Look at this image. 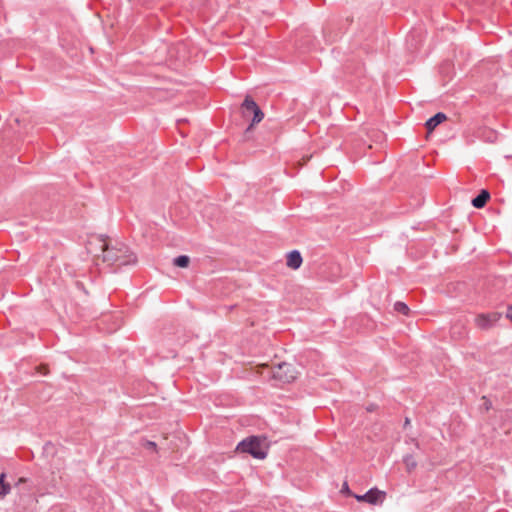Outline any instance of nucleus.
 Instances as JSON below:
<instances>
[{"instance_id":"3","label":"nucleus","mask_w":512,"mask_h":512,"mask_svg":"<svg viewBox=\"0 0 512 512\" xmlns=\"http://www.w3.org/2000/svg\"><path fill=\"white\" fill-rule=\"evenodd\" d=\"M237 450L254 458L264 459L267 456L268 445L265 437L250 436L237 445Z\"/></svg>"},{"instance_id":"14","label":"nucleus","mask_w":512,"mask_h":512,"mask_svg":"<svg viewBox=\"0 0 512 512\" xmlns=\"http://www.w3.org/2000/svg\"><path fill=\"white\" fill-rule=\"evenodd\" d=\"M394 310L403 315H408L410 311L409 307L404 302L400 301L394 304Z\"/></svg>"},{"instance_id":"13","label":"nucleus","mask_w":512,"mask_h":512,"mask_svg":"<svg viewBox=\"0 0 512 512\" xmlns=\"http://www.w3.org/2000/svg\"><path fill=\"white\" fill-rule=\"evenodd\" d=\"M404 463H405L406 469L409 472L414 470L417 466V462L412 455H406L404 457Z\"/></svg>"},{"instance_id":"8","label":"nucleus","mask_w":512,"mask_h":512,"mask_svg":"<svg viewBox=\"0 0 512 512\" xmlns=\"http://www.w3.org/2000/svg\"><path fill=\"white\" fill-rule=\"evenodd\" d=\"M302 261V256L297 250H293L287 255V266L291 269H298Z\"/></svg>"},{"instance_id":"9","label":"nucleus","mask_w":512,"mask_h":512,"mask_svg":"<svg viewBox=\"0 0 512 512\" xmlns=\"http://www.w3.org/2000/svg\"><path fill=\"white\" fill-rule=\"evenodd\" d=\"M490 194L487 190H482L478 196H476L472 200V205L475 208H482L485 206L486 202L489 200Z\"/></svg>"},{"instance_id":"6","label":"nucleus","mask_w":512,"mask_h":512,"mask_svg":"<svg viewBox=\"0 0 512 512\" xmlns=\"http://www.w3.org/2000/svg\"><path fill=\"white\" fill-rule=\"evenodd\" d=\"M359 502H366L372 505L381 504L385 499V492L377 488H372L363 495H353Z\"/></svg>"},{"instance_id":"2","label":"nucleus","mask_w":512,"mask_h":512,"mask_svg":"<svg viewBox=\"0 0 512 512\" xmlns=\"http://www.w3.org/2000/svg\"><path fill=\"white\" fill-rule=\"evenodd\" d=\"M259 373L262 375L267 372L268 378H273L282 383H290L294 381L297 377V371L292 364L283 362L278 364L275 368H269L266 364H263L258 367Z\"/></svg>"},{"instance_id":"10","label":"nucleus","mask_w":512,"mask_h":512,"mask_svg":"<svg viewBox=\"0 0 512 512\" xmlns=\"http://www.w3.org/2000/svg\"><path fill=\"white\" fill-rule=\"evenodd\" d=\"M258 105L256 102L249 96H246L244 102L242 103L243 115L246 116L247 113H252L258 109Z\"/></svg>"},{"instance_id":"5","label":"nucleus","mask_w":512,"mask_h":512,"mask_svg":"<svg viewBox=\"0 0 512 512\" xmlns=\"http://www.w3.org/2000/svg\"><path fill=\"white\" fill-rule=\"evenodd\" d=\"M501 316L502 314L499 312L479 314L475 318V324L481 330H488L500 320Z\"/></svg>"},{"instance_id":"7","label":"nucleus","mask_w":512,"mask_h":512,"mask_svg":"<svg viewBox=\"0 0 512 512\" xmlns=\"http://www.w3.org/2000/svg\"><path fill=\"white\" fill-rule=\"evenodd\" d=\"M446 119L447 116L442 112H438L433 117L429 118L425 123L428 132H432L439 124L444 122Z\"/></svg>"},{"instance_id":"17","label":"nucleus","mask_w":512,"mask_h":512,"mask_svg":"<svg viewBox=\"0 0 512 512\" xmlns=\"http://www.w3.org/2000/svg\"><path fill=\"white\" fill-rule=\"evenodd\" d=\"M5 477H6V474H5V473H1V474H0V485H9L8 483H5V482H4Z\"/></svg>"},{"instance_id":"19","label":"nucleus","mask_w":512,"mask_h":512,"mask_svg":"<svg viewBox=\"0 0 512 512\" xmlns=\"http://www.w3.org/2000/svg\"><path fill=\"white\" fill-rule=\"evenodd\" d=\"M342 492H347L348 494H350V490H349V487H348L347 483H345L343 485Z\"/></svg>"},{"instance_id":"16","label":"nucleus","mask_w":512,"mask_h":512,"mask_svg":"<svg viewBox=\"0 0 512 512\" xmlns=\"http://www.w3.org/2000/svg\"><path fill=\"white\" fill-rule=\"evenodd\" d=\"M143 446L149 450H156V443L152 441H145Z\"/></svg>"},{"instance_id":"15","label":"nucleus","mask_w":512,"mask_h":512,"mask_svg":"<svg viewBox=\"0 0 512 512\" xmlns=\"http://www.w3.org/2000/svg\"><path fill=\"white\" fill-rule=\"evenodd\" d=\"M11 491L10 485H0V498H4Z\"/></svg>"},{"instance_id":"4","label":"nucleus","mask_w":512,"mask_h":512,"mask_svg":"<svg viewBox=\"0 0 512 512\" xmlns=\"http://www.w3.org/2000/svg\"><path fill=\"white\" fill-rule=\"evenodd\" d=\"M110 241L111 239L103 235L91 236L86 244L87 252L97 259L102 260L103 254L105 253Z\"/></svg>"},{"instance_id":"21","label":"nucleus","mask_w":512,"mask_h":512,"mask_svg":"<svg viewBox=\"0 0 512 512\" xmlns=\"http://www.w3.org/2000/svg\"><path fill=\"white\" fill-rule=\"evenodd\" d=\"M24 481H25V479H24V478H20V479H19V483H23Z\"/></svg>"},{"instance_id":"12","label":"nucleus","mask_w":512,"mask_h":512,"mask_svg":"<svg viewBox=\"0 0 512 512\" xmlns=\"http://www.w3.org/2000/svg\"><path fill=\"white\" fill-rule=\"evenodd\" d=\"M189 262H190V259L186 255L178 256L173 261L174 265L181 267V268L187 267L189 265Z\"/></svg>"},{"instance_id":"20","label":"nucleus","mask_w":512,"mask_h":512,"mask_svg":"<svg viewBox=\"0 0 512 512\" xmlns=\"http://www.w3.org/2000/svg\"><path fill=\"white\" fill-rule=\"evenodd\" d=\"M409 423H410L409 419H408V418H406V420H405V425H408Z\"/></svg>"},{"instance_id":"22","label":"nucleus","mask_w":512,"mask_h":512,"mask_svg":"<svg viewBox=\"0 0 512 512\" xmlns=\"http://www.w3.org/2000/svg\"><path fill=\"white\" fill-rule=\"evenodd\" d=\"M368 411H372L373 410V406H370L367 408Z\"/></svg>"},{"instance_id":"18","label":"nucleus","mask_w":512,"mask_h":512,"mask_svg":"<svg viewBox=\"0 0 512 512\" xmlns=\"http://www.w3.org/2000/svg\"><path fill=\"white\" fill-rule=\"evenodd\" d=\"M506 317L508 319L512 320V306L508 307V310H507V313H506Z\"/></svg>"},{"instance_id":"11","label":"nucleus","mask_w":512,"mask_h":512,"mask_svg":"<svg viewBox=\"0 0 512 512\" xmlns=\"http://www.w3.org/2000/svg\"><path fill=\"white\" fill-rule=\"evenodd\" d=\"M252 113H253L252 123L247 128V130H246L247 132H249L255 124H258L259 122H261L264 117V113L261 111L260 108H258L256 111H254Z\"/></svg>"},{"instance_id":"1","label":"nucleus","mask_w":512,"mask_h":512,"mask_svg":"<svg viewBox=\"0 0 512 512\" xmlns=\"http://www.w3.org/2000/svg\"><path fill=\"white\" fill-rule=\"evenodd\" d=\"M102 262L117 266L132 265L137 262V257L123 243L111 240L103 254Z\"/></svg>"}]
</instances>
